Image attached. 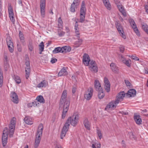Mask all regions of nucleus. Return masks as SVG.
<instances>
[{
	"instance_id": "33",
	"label": "nucleus",
	"mask_w": 148,
	"mask_h": 148,
	"mask_svg": "<svg viewBox=\"0 0 148 148\" xmlns=\"http://www.w3.org/2000/svg\"><path fill=\"white\" fill-rule=\"evenodd\" d=\"M13 78L16 83L19 84L21 83V79L20 77L18 76L14 75L13 77Z\"/></svg>"
},
{
	"instance_id": "25",
	"label": "nucleus",
	"mask_w": 148,
	"mask_h": 148,
	"mask_svg": "<svg viewBox=\"0 0 148 148\" xmlns=\"http://www.w3.org/2000/svg\"><path fill=\"white\" fill-rule=\"evenodd\" d=\"M48 84V82L45 80H43L37 85V87L40 88L45 87Z\"/></svg>"
},
{
	"instance_id": "16",
	"label": "nucleus",
	"mask_w": 148,
	"mask_h": 148,
	"mask_svg": "<svg viewBox=\"0 0 148 148\" xmlns=\"http://www.w3.org/2000/svg\"><path fill=\"white\" fill-rule=\"evenodd\" d=\"M90 61V58L88 55L84 53L83 58V61L84 65L86 66L88 65Z\"/></svg>"
},
{
	"instance_id": "9",
	"label": "nucleus",
	"mask_w": 148,
	"mask_h": 148,
	"mask_svg": "<svg viewBox=\"0 0 148 148\" xmlns=\"http://www.w3.org/2000/svg\"><path fill=\"white\" fill-rule=\"evenodd\" d=\"M26 66L25 67V77L27 79H28L29 77L30 72V67L29 61L27 60L25 62Z\"/></svg>"
},
{
	"instance_id": "21",
	"label": "nucleus",
	"mask_w": 148,
	"mask_h": 148,
	"mask_svg": "<svg viewBox=\"0 0 148 148\" xmlns=\"http://www.w3.org/2000/svg\"><path fill=\"white\" fill-rule=\"evenodd\" d=\"M68 75V72L67 71L66 68L63 67L60 71L58 74V76H66Z\"/></svg>"
},
{
	"instance_id": "13",
	"label": "nucleus",
	"mask_w": 148,
	"mask_h": 148,
	"mask_svg": "<svg viewBox=\"0 0 148 148\" xmlns=\"http://www.w3.org/2000/svg\"><path fill=\"white\" fill-rule=\"evenodd\" d=\"M104 82L105 89L107 92H108L110 90V82L108 79L106 77L104 78Z\"/></svg>"
},
{
	"instance_id": "20",
	"label": "nucleus",
	"mask_w": 148,
	"mask_h": 148,
	"mask_svg": "<svg viewBox=\"0 0 148 148\" xmlns=\"http://www.w3.org/2000/svg\"><path fill=\"white\" fill-rule=\"evenodd\" d=\"M94 86L96 90L97 91H99L102 89L100 83L97 80H95L94 82Z\"/></svg>"
},
{
	"instance_id": "61",
	"label": "nucleus",
	"mask_w": 148,
	"mask_h": 148,
	"mask_svg": "<svg viewBox=\"0 0 148 148\" xmlns=\"http://www.w3.org/2000/svg\"><path fill=\"white\" fill-rule=\"evenodd\" d=\"M32 104H33V106L35 107L38 104H39L38 103H37V102L34 101L32 102Z\"/></svg>"
},
{
	"instance_id": "63",
	"label": "nucleus",
	"mask_w": 148,
	"mask_h": 148,
	"mask_svg": "<svg viewBox=\"0 0 148 148\" xmlns=\"http://www.w3.org/2000/svg\"><path fill=\"white\" fill-rule=\"evenodd\" d=\"M145 9L146 12L148 14V5H146L145 6Z\"/></svg>"
},
{
	"instance_id": "46",
	"label": "nucleus",
	"mask_w": 148,
	"mask_h": 148,
	"mask_svg": "<svg viewBox=\"0 0 148 148\" xmlns=\"http://www.w3.org/2000/svg\"><path fill=\"white\" fill-rule=\"evenodd\" d=\"M97 134L99 138L100 139H101L102 137L101 132L100 130L98 129H97Z\"/></svg>"
},
{
	"instance_id": "52",
	"label": "nucleus",
	"mask_w": 148,
	"mask_h": 148,
	"mask_svg": "<svg viewBox=\"0 0 148 148\" xmlns=\"http://www.w3.org/2000/svg\"><path fill=\"white\" fill-rule=\"evenodd\" d=\"M125 82L127 86H131V84L128 80H125Z\"/></svg>"
},
{
	"instance_id": "38",
	"label": "nucleus",
	"mask_w": 148,
	"mask_h": 148,
	"mask_svg": "<svg viewBox=\"0 0 148 148\" xmlns=\"http://www.w3.org/2000/svg\"><path fill=\"white\" fill-rule=\"evenodd\" d=\"M128 67H130L131 63V61L130 59L126 60L123 62Z\"/></svg>"
},
{
	"instance_id": "35",
	"label": "nucleus",
	"mask_w": 148,
	"mask_h": 148,
	"mask_svg": "<svg viewBox=\"0 0 148 148\" xmlns=\"http://www.w3.org/2000/svg\"><path fill=\"white\" fill-rule=\"evenodd\" d=\"M103 3L107 9L109 10L111 9V6L109 0L104 2Z\"/></svg>"
},
{
	"instance_id": "47",
	"label": "nucleus",
	"mask_w": 148,
	"mask_h": 148,
	"mask_svg": "<svg viewBox=\"0 0 148 148\" xmlns=\"http://www.w3.org/2000/svg\"><path fill=\"white\" fill-rule=\"evenodd\" d=\"M130 22L131 25L132 27V28L133 27L136 26V25L134 21L132 19H131L130 20Z\"/></svg>"
},
{
	"instance_id": "10",
	"label": "nucleus",
	"mask_w": 148,
	"mask_h": 148,
	"mask_svg": "<svg viewBox=\"0 0 148 148\" xmlns=\"http://www.w3.org/2000/svg\"><path fill=\"white\" fill-rule=\"evenodd\" d=\"M93 93V90L92 88L90 87L88 89L84 94V98L87 100H89L92 96Z\"/></svg>"
},
{
	"instance_id": "8",
	"label": "nucleus",
	"mask_w": 148,
	"mask_h": 148,
	"mask_svg": "<svg viewBox=\"0 0 148 148\" xmlns=\"http://www.w3.org/2000/svg\"><path fill=\"white\" fill-rule=\"evenodd\" d=\"M115 25L116 26V28L119 33L120 35L122 36L123 38L124 39L126 38V37L124 34V31L122 27L119 23L117 22L116 23Z\"/></svg>"
},
{
	"instance_id": "26",
	"label": "nucleus",
	"mask_w": 148,
	"mask_h": 148,
	"mask_svg": "<svg viewBox=\"0 0 148 148\" xmlns=\"http://www.w3.org/2000/svg\"><path fill=\"white\" fill-rule=\"evenodd\" d=\"M84 124L85 127L88 130L90 129V123L88 119L85 118L84 121Z\"/></svg>"
},
{
	"instance_id": "34",
	"label": "nucleus",
	"mask_w": 148,
	"mask_h": 148,
	"mask_svg": "<svg viewBox=\"0 0 148 148\" xmlns=\"http://www.w3.org/2000/svg\"><path fill=\"white\" fill-rule=\"evenodd\" d=\"M62 21L60 17L58 19V28L61 29H63Z\"/></svg>"
},
{
	"instance_id": "17",
	"label": "nucleus",
	"mask_w": 148,
	"mask_h": 148,
	"mask_svg": "<svg viewBox=\"0 0 148 148\" xmlns=\"http://www.w3.org/2000/svg\"><path fill=\"white\" fill-rule=\"evenodd\" d=\"M134 118L135 122L137 124L140 125L141 124L142 122V119L139 115L135 114L134 115Z\"/></svg>"
},
{
	"instance_id": "37",
	"label": "nucleus",
	"mask_w": 148,
	"mask_h": 148,
	"mask_svg": "<svg viewBox=\"0 0 148 148\" xmlns=\"http://www.w3.org/2000/svg\"><path fill=\"white\" fill-rule=\"evenodd\" d=\"M86 14H80L79 22L83 23L84 22L85 20V16Z\"/></svg>"
},
{
	"instance_id": "62",
	"label": "nucleus",
	"mask_w": 148,
	"mask_h": 148,
	"mask_svg": "<svg viewBox=\"0 0 148 148\" xmlns=\"http://www.w3.org/2000/svg\"><path fill=\"white\" fill-rule=\"evenodd\" d=\"M96 146H97V148H100L101 147V144H97L95 143V144Z\"/></svg>"
},
{
	"instance_id": "2",
	"label": "nucleus",
	"mask_w": 148,
	"mask_h": 148,
	"mask_svg": "<svg viewBox=\"0 0 148 148\" xmlns=\"http://www.w3.org/2000/svg\"><path fill=\"white\" fill-rule=\"evenodd\" d=\"M43 129V125L41 123L39 125L37 131L34 143V148H37L39 146L42 133Z\"/></svg>"
},
{
	"instance_id": "40",
	"label": "nucleus",
	"mask_w": 148,
	"mask_h": 148,
	"mask_svg": "<svg viewBox=\"0 0 148 148\" xmlns=\"http://www.w3.org/2000/svg\"><path fill=\"white\" fill-rule=\"evenodd\" d=\"M6 42L8 46H11L13 45V43L11 41V38H7Z\"/></svg>"
},
{
	"instance_id": "58",
	"label": "nucleus",
	"mask_w": 148,
	"mask_h": 148,
	"mask_svg": "<svg viewBox=\"0 0 148 148\" xmlns=\"http://www.w3.org/2000/svg\"><path fill=\"white\" fill-rule=\"evenodd\" d=\"M57 61V59L55 58H51V62L52 64L55 63Z\"/></svg>"
},
{
	"instance_id": "39",
	"label": "nucleus",
	"mask_w": 148,
	"mask_h": 148,
	"mask_svg": "<svg viewBox=\"0 0 148 148\" xmlns=\"http://www.w3.org/2000/svg\"><path fill=\"white\" fill-rule=\"evenodd\" d=\"M3 76L2 72L0 69V87L2 86L3 84Z\"/></svg>"
},
{
	"instance_id": "3",
	"label": "nucleus",
	"mask_w": 148,
	"mask_h": 148,
	"mask_svg": "<svg viewBox=\"0 0 148 148\" xmlns=\"http://www.w3.org/2000/svg\"><path fill=\"white\" fill-rule=\"evenodd\" d=\"M79 119V116L78 114L70 116L67 120L64 125H68L69 128L70 124L73 126H75L78 122Z\"/></svg>"
},
{
	"instance_id": "55",
	"label": "nucleus",
	"mask_w": 148,
	"mask_h": 148,
	"mask_svg": "<svg viewBox=\"0 0 148 148\" xmlns=\"http://www.w3.org/2000/svg\"><path fill=\"white\" fill-rule=\"evenodd\" d=\"M79 2V0H74L73 3H74V4L75 5V6L78 5Z\"/></svg>"
},
{
	"instance_id": "6",
	"label": "nucleus",
	"mask_w": 148,
	"mask_h": 148,
	"mask_svg": "<svg viewBox=\"0 0 148 148\" xmlns=\"http://www.w3.org/2000/svg\"><path fill=\"white\" fill-rule=\"evenodd\" d=\"M68 47L67 46H64L61 47H58L55 48L52 51L53 53L56 54L58 53H63L66 52L67 50Z\"/></svg>"
},
{
	"instance_id": "56",
	"label": "nucleus",
	"mask_w": 148,
	"mask_h": 148,
	"mask_svg": "<svg viewBox=\"0 0 148 148\" xmlns=\"http://www.w3.org/2000/svg\"><path fill=\"white\" fill-rule=\"evenodd\" d=\"M119 49L121 52L123 53L125 49L123 46H121L119 47Z\"/></svg>"
},
{
	"instance_id": "14",
	"label": "nucleus",
	"mask_w": 148,
	"mask_h": 148,
	"mask_svg": "<svg viewBox=\"0 0 148 148\" xmlns=\"http://www.w3.org/2000/svg\"><path fill=\"white\" fill-rule=\"evenodd\" d=\"M10 97L11 100L15 103H18V98L17 94L14 92H12L10 94Z\"/></svg>"
},
{
	"instance_id": "31",
	"label": "nucleus",
	"mask_w": 148,
	"mask_h": 148,
	"mask_svg": "<svg viewBox=\"0 0 148 148\" xmlns=\"http://www.w3.org/2000/svg\"><path fill=\"white\" fill-rule=\"evenodd\" d=\"M89 68L90 70L95 73H97L98 71V67L97 64L95 65L90 66Z\"/></svg>"
},
{
	"instance_id": "11",
	"label": "nucleus",
	"mask_w": 148,
	"mask_h": 148,
	"mask_svg": "<svg viewBox=\"0 0 148 148\" xmlns=\"http://www.w3.org/2000/svg\"><path fill=\"white\" fill-rule=\"evenodd\" d=\"M67 97V92L66 90H64L62 93L61 98L60 102V106L61 107L66 101H69L66 100Z\"/></svg>"
},
{
	"instance_id": "57",
	"label": "nucleus",
	"mask_w": 148,
	"mask_h": 148,
	"mask_svg": "<svg viewBox=\"0 0 148 148\" xmlns=\"http://www.w3.org/2000/svg\"><path fill=\"white\" fill-rule=\"evenodd\" d=\"M17 49L18 51L21 52L22 50L21 47L20 45L17 44Z\"/></svg>"
},
{
	"instance_id": "45",
	"label": "nucleus",
	"mask_w": 148,
	"mask_h": 148,
	"mask_svg": "<svg viewBox=\"0 0 148 148\" xmlns=\"http://www.w3.org/2000/svg\"><path fill=\"white\" fill-rule=\"evenodd\" d=\"M74 5L75 6V5L74 4V3H73L71 5L70 11L72 12H74L75 11V7L74 6Z\"/></svg>"
},
{
	"instance_id": "23",
	"label": "nucleus",
	"mask_w": 148,
	"mask_h": 148,
	"mask_svg": "<svg viewBox=\"0 0 148 148\" xmlns=\"http://www.w3.org/2000/svg\"><path fill=\"white\" fill-rule=\"evenodd\" d=\"M117 7L119 9L120 11L121 12L122 14L124 16H126V14L125 11V10L123 8L122 5L120 3H118L117 4Z\"/></svg>"
},
{
	"instance_id": "4",
	"label": "nucleus",
	"mask_w": 148,
	"mask_h": 148,
	"mask_svg": "<svg viewBox=\"0 0 148 148\" xmlns=\"http://www.w3.org/2000/svg\"><path fill=\"white\" fill-rule=\"evenodd\" d=\"M70 102L69 101H66L64 104L63 105V110L62 114V118L64 119L66 115V114L67 112L70 105Z\"/></svg>"
},
{
	"instance_id": "64",
	"label": "nucleus",
	"mask_w": 148,
	"mask_h": 148,
	"mask_svg": "<svg viewBox=\"0 0 148 148\" xmlns=\"http://www.w3.org/2000/svg\"><path fill=\"white\" fill-rule=\"evenodd\" d=\"M55 148H62L61 146L59 145H57Z\"/></svg>"
},
{
	"instance_id": "36",
	"label": "nucleus",
	"mask_w": 148,
	"mask_h": 148,
	"mask_svg": "<svg viewBox=\"0 0 148 148\" xmlns=\"http://www.w3.org/2000/svg\"><path fill=\"white\" fill-rule=\"evenodd\" d=\"M142 27L143 30L148 34V26L146 24L142 25Z\"/></svg>"
},
{
	"instance_id": "1",
	"label": "nucleus",
	"mask_w": 148,
	"mask_h": 148,
	"mask_svg": "<svg viewBox=\"0 0 148 148\" xmlns=\"http://www.w3.org/2000/svg\"><path fill=\"white\" fill-rule=\"evenodd\" d=\"M16 119L13 117L11 120L9 128L5 127L3 130L2 137V143L3 147H5L8 141V135L11 138L13 137L15 127Z\"/></svg>"
},
{
	"instance_id": "32",
	"label": "nucleus",
	"mask_w": 148,
	"mask_h": 148,
	"mask_svg": "<svg viewBox=\"0 0 148 148\" xmlns=\"http://www.w3.org/2000/svg\"><path fill=\"white\" fill-rule=\"evenodd\" d=\"M8 12L9 16L14 15L13 10L10 4H8Z\"/></svg>"
},
{
	"instance_id": "7",
	"label": "nucleus",
	"mask_w": 148,
	"mask_h": 148,
	"mask_svg": "<svg viewBox=\"0 0 148 148\" xmlns=\"http://www.w3.org/2000/svg\"><path fill=\"white\" fill-rule=\"evenodd\" d=\"M125 93L123 91L120 92L116 96V102L117 103H119V102L122 101L124 98L125 97Z\"/></svg>"
},
{
	"instance_id": "42",
	"label": "nucleus",
	"mask_w": 148,
	"mask_h": 148,
	"mask_svg": "<svg viewBox=\"0 0 148 148\" xmlns=\"http://www.w3.org/2000/svg\"><path fill=\"white\" fill-rule=\"evenodd\" d=\"M65 34V32L62 31H61L60 29H58V36L60 37H62Z\"/></svg>"
},
{
	"instance_id": "48",
	"label": "nucleus",
	"mask_w": 148,
	"mask_h": 148,
	"mask_svg": "<svg viewBox=\"0 0 148 148\" xmlns=\"http://www.w3.org/2000/svg\"><path fill=\"white\" fill-rule=\"evenodd\" d=\"M10 20L12 22L13 24H14L15 23V19L14 17V15H12L9 16Z\"/></svg>"
},
{
	"instance_id": "24",
	"label": "nucleus",
	"mask_w": 148,
	"mask_h": 148,
	"mask_svg": "<svg viewBox=\"0 0 148 148\" xmlns=\"http://www.w3.org/2000/svg\"><path fill=\"white\" fill-rule=\"evenodd\" d=\"M78 25L77 22H76L74 26L75 32L76 36L78 38H79V28L78 27Z\"/></svg>"
},
{
	"instance_id": "59",
	"label": "nucleus",
	"mask_w": 148,
	"mask_h": 148,
	"mask_svg": "<svg viewBox=\"0 0 148 148\" xmlns=\"http://www.w3.org/2000/svg\"><path fill=\"white\" fill-rule=\"evenodd\" d=\"M132 58L133 60L136 61H138L139 60V58L135 56H132Z\"/></svg>"
},
{
	"instance_id": "18",
	"label": "nucleus",
	"mask_w": 148,
	"mask_h": 148,
	"mask_svg": "<svg viewBox=\"0 0 148 148\" xmlns=\"http://www.w3.org/2000/svg\"><path fill=\"white\" fill-rule=\"evenodd\" d=\"M136 94V91L134 89H132L129 90L126 93V95L128 97H134Z\"/></svg>"
},
{
	"instance_id": "60",
	"label": "nucleus",
	"mask_w": 148,
	"mask_h": 148,
	"mask_svg": "<svg viewBox=\"0 0 148 148\" xmlns=\"http://www.w3.org/2000/svg\"><path fill=\"white\" fill-rule=\"evenodd\" d=\"M121 56V60L123 62H124L125 60H126L125 58L122 55H121L120 56Z\"/></svg>"
},
{
	"instance_id": "30",
	"label": "nucleus",
	"mask_w": 148,
	"mask_h": 148,
	"mask_svg": "<svg viewBox=\"0 0 148 148\" xmlns=\"http://www.w3.org/2000/svg\"><path fill=\"white\" fill-rule=\"evenodd\" d=\"M97 91L98 92V98L100 99H103L105 96V94L103 91V89H102Z\"/></svg>"
},
{
	"instance_id": "22",
	"label": "nucleus",
	"mask_w": 148,
	"mask_h": 148,
	"mask_svg": "<svg viewBox=\"0 0 148 148\" xmlns=\"http://www.w3.org/2000/svg\"><path fill=\"white\" fill-rule=\"evenodd\" d=\"M19 37L20 39V41L21 42L23 46L25 45V38L23 36V34L21 31L19 32Z\"/></svg>"
},
{
	"instance_id": "12",
	"label": "nucleus",
	"mask_w": 148,
	"mask_h": 148,
	"mask_svg": "<svg viewBox=\"0 0 148 148\" xmlns=\"http://www.w3.org/2000/svg\"><path fill=\"white\" fill-rule=\"evenodd\" d=\"M118 103H117L116 102V100L114 101H112L110 102L106 106L105 110H109L110 109H112L114 108H116L117 105Z\"/></svg>"
},
{
	"instance_id": "54",
	"label": "nucleus",
	"mask_w": 148,
	"mask_h": 148,
	"mask_svg": "<svg viewBox=\"0 0 148 148\" xmlns=\"http://www.w3.org/2000/svg\"><path fill=\"white\" fill-rule=\"evenodd\" d=\"M77 90V88L75 86H73L72 88V91L73 94H74L76 92Z\"/></svg>"
},
{
	"instance_id": "19",
	"label": "nucleus",
	"mask_w": 148,
	"mask_h": 148,
	"mask_svg": "<svg viewBox=\"0 0 148 148\" xmlns=\"http://www.w3.org/2000/svg\"><path fill=\"white\" fill-rule=\"evenodd\" d=\"M110 68L112 71L114 73H118L119 72V69L118 67L115 64L112 63L110 64Z\"/></svg>"
},
{
	"instance_id": "41",
	"label": "nucleus",
	"mask_w": 148,
	"mask_h": 148,
	"mask_svg": "<svg viewBox=\"0 0 148 148\" xmlns=\"http://www.w3.org/2000/svg\"><path fill=\"white\" fill-rule=\"evenodd\" d=\"M133 29L134 31L136 33V34L138 36H140V33L137 26L133 27Z\"/></svg>"
},
{
	"instance_id": "53",
	"label": "nucleus",
	"mask_w": 148,
	"mask_h": 148,
	"mask_svg": "<svg viewBox=\"0 0 148 148\" xmlns=\"http://www.w3.org/2000/svg\"><path fill=\"white\" fill-rule=\"evenodd\" d=\"M28 47L29 51H32L33 49V47L32 44H29L28 45Z\"/></svg>"
},
{
	"instance_id": "27",
	"label": "nucleus",
	"mask_w": 148,
	"mask_h": 148,
	"mask_svg": "<svg viewBox=\"0 0 148 148\" xmlns=\"http://www.w3.org/2000/svg\"><path fill=\"white\" fill-rule=\"evenodd\" d=\"M24 120L25 123L27 124L31 125L33 123L32 119L29 116H26Z\"/></svg>"
},
{
	"instance_id": "44",
	"label": "nucleus",
	"mask_w": 148,
	"mask_h": 148,
	"mask_svg": "<svg viewBox=\"0 0 148 148\" xmlns=\"http://www.w3.org/2000/svg\"><path fill=\"white\" fill-rule=\"evenodd\" d=\"M82 40L81 39H79L78 41H76L75 42V45L77 47H79L82 44Z\"/></svg>"
},
{
	"instance_id": "29",
	"label": "nucleus",
	"mask_w": 148,
	"mask_h": 148,
	"mask_svg": "<svg viewBox=\"0 0 148 148\" xmlns=\"http://www.w3.org/2000/svg\"><path fill=\"white\" fill-rule=\"evenodd\" d=\"M36 100L38 102H40L41 103H45V100L42 95H39L37 96L36 98Z\"/></svg>"
},
{
	"instance_id": "43",
	"label": "nucleus",
	"mask_w": 148,
	"mask_h": 148,
	"mask_svg": "<svg viewBox=\"0 0 148 148\" xmlns=\"http://www.w3.org/2000/svg\"><path fill=\"white\" fill-rule=\"evenodd\" d=\"M39 50L41 51H43L44 49V45L43 42H42L39 45Z\"/></svg>"
},
{
	"instance_id": "49",
	"label": "nucleus",
	"mask_w": 148,
	"mask_h": 148,
	"mask_svg": "<svg viewBox=\"0 0 148 148\" xmlns=\"http://www.w3.org/2000/svg\"><path fill=\"white\" fill-rule=\"evenodd\" d=\"M96 64V63L95 61H93L92 60H90L88 65H89V67H90V66L95 65Z\"/></svg>"
},
{
	"instance_id": "51",
	"label": "nucleus",
	"mask_w": 148,
	"mask_h": 148,
	"mask_svg": "<svg viewBox=\"0 0 148 148\" xmlns=\"http://www.w3.org/2000/svg\"><path fill=\"white\" fill-rule=\"evenodd\" d=\"M8 47L9 50L10 51L11 53L13 52V51H14L13 45H12L11 46H8Z\"/></svg>"
},
{
	"instance_id": "50",
	"label": "nucleus",
	"mask_w": 148,
	"mask_h": 148,
	"mask_svg": "<svg viewBox=\"0 0 148 148\" xmlns=\"http://www.w3.org/2000/svg\"><path fill=\"white\" fill-rule=\"evenodd\" d=\"M129 137L131 139H135L136 138L134 137V136L133 134V133L132 132H131L129 133Z\"/></svg>"
},
{
	"instance_id": "5",
	"label": "nucleus",
	"mask_w": 148,
	"mask_h": 148,
	"mask_svg": "<svg viewBox=\"0 0 148 148\" xmlns=\"http://www.w3.org/2000/svg\"><path fill=\"white\" fill-rule=\"evenodd\" d=\"M40 3L41 15L42 18H44L45 16L46 0H40Z\"/></svg>"
},
{
	"instance_id": "28",
	"label": "nucleus",
	"mask_w": 148,
	"mask_h": 148,
	"mask_svg": "<svg viewBox=\"0 0 148 148\" xmlns=\"http://www.w3.org/2000/svg\"><path fill=\"white\" fill-rule=\"evenodd\" d=\"M80 12V14H86V8L85 5V2L84 1H82V2Z\"/></svg>"
},
{
	"instance_id": "15",
	"label": "nucleus",
	"mask_w": 148,
	"mask_h": 148,
	"mask_svg": "<svg viewBox=\"0 0 148 148\" xmlns=\"http://www.w3.org/2000/svg\"><path fill=\"white\" fill-rule=\"evenodd\" d=\"M69 127L67 125H64L63 128L62 130L61 134L60 135V138L62 139H63L66 135V133L67 132Z\"/></svg>"
}]
</instances>
